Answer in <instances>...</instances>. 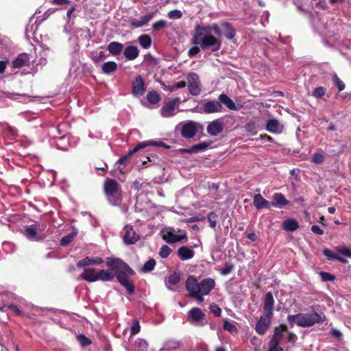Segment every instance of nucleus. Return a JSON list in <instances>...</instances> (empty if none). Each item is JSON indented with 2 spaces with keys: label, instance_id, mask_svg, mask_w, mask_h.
Returning <instances> with one entry per match:
<instances>
[{
  "label": "nucleus",
  "instance_id": "obj_43",
  "mask_svg": "<svg viewBox=\"0 0 351 351\" xmlns=\"http://www.w3.org/2000/svg\"><path fill=\"white\" fill-rule=\"evenodd\" d=\"M114 277H116L117 281L122 284L123 282H128L130 280L128 275L123 271H117V274H114Z\"/></svg>",
  "mask_w": 351,
  "mask_h": 351
},
{
  "label": "nucleus",
  "instance_id": "obj_6",
  "mask_svg": "<svg viewBox=\"0 0 351 351\" xmlns=\"http://www.w3.org/2000/svg\"><path fill=\"white\" fill-rule=\"evenodd\" d=\"M273 315L264 313L261 315L255 327L256 332L260 335H264L270 326Z\"/></svg>",
  "mask_w": 351,
  "mask_h": 351
},
{
  "label": "nucleus",
  "instance_id": "obj_61",
  "mask_svg": "<svg viewBox=\"0 0 351 351\" xmlns=\"http://www.w3.org/2000/svg\"><path fill=\"white\" fill-rule=\"evenodd\" d=\"M212 28H213V32L218 36H223V29L219 25L217 24V23H213L212 24Z\"/></svg>",
  "mask_w": 351,
  "mask_h": 351
},
{
  "label": "nucleus",
  "instance_id": "obj_52",
  "mask_svg": "<svg viewBox=\"0 0 351 351\" xmlns=\"http://www.w3.org/2000/svg\"><path fill=\"white\" fill-rule=\"evenodd\" d=\"M326 88L323 86H319L313 91V96L315 98H322L326 94Z\"/></svg>",
  "mask_w": 351,
  "mask_h": 351
},
{
  "label": "nucleus",
  "instance_id": "obj_29",
  "mask_svg": "<svg viewBox=\"0 0 351 351\" xmlns=\"http://www.w3.org/2000/svg\"><path fill=\"white\" fill-rule=\"evenodd\" d=\"M97 272L94 268H85L80 278L87 282H93L97 281Z\"/></svg>",
  "mask_w": 351,
  "mask_h": 351
},
{
  "label": "nucleus",
  "instance_id": "obj_40",
  "mask_svg": "<svg viewBox=\"0 0 351 351\" xmlns=\"http://www.w3.org/2000/svg\"><path fill=\"white\" fill-rule=\"evenodd\" d=\"M77 236L76 232H72L65 237H63L60 240V245L62 246H66L71 243L74 238Z\"/></svg>",
  "mask_w": 351,
  "mask_h": 351
},
{
  "label": "nucleus",
  "instance_id": "obj_25",
  "mask_svg": "<svg viewBox=\"0 0 351 351\" xmlns=\"http://www.w3.org/2000/svg\"><path fill=\"white\" fill-rule=\"evenodd\" d=\"M272 199H274V202H271V206L274 207L282 208L287 205L290 204V202L287 200L285 195L281 193H275L272 196Z\"/></svg>",
  "mask_w": 351,
  "mask_h": 351
},
{
  "label": "nucleus",
  "instance_id": "obj_36",
  "mask_svg": "<svg viewBox=\"0 0 351 351\" xmlns=\"http://www.w3.org/2000/svg\"><path fill=\"white\" fill-rule=\"evenodd\" d=\"M140 45L144 49H149L152 45V38L147 34H142L138 38Z\"/></svg>",
  "mask_w": 351,
  "mask_h": 351
},
{
  "label": "nucleus",
  "instance_id": "obj_39",
  "mask_svg": "<svg viewBox=\"0 0 351 351\" xmlns=\"http://www.w3.org/2000/svg\"><path fill=\"white\" fill-rule=\"evenodd\" d=\"M156 262L154 258H150L149 261L145 262L141 268L143 272L147 273L154 270Z\"/></svg>",
  "mask_w": 351,
  "mask_h": 351
},
{
  "label": "nucleus",
  "instance_id": "obj_28",
  "mask_svg": "<svg viewBox=\"0 0 351 351\" xmlns=\"http://www.w3.org/2000/svg\"><path fill=\"white\" fill-rule=\"evenodd\" d=\"M123 55L128 60H133L138 56L139 50L136 46H128L124 49Z\"/></svg>",
  "mask_w": 351,
  "mask_h": 351
},
{
  "label": "nucleus",
  "instance_id": "obj_35",
  "mask_svg": "<svg viewBox=\"0 0 351 351\" xmlns=\"http://www.w3.org/2000/svg\"><path fill=\"white\" fill-rule=\"evenodd\" d=\"M282 228L289 232H292L298 228V222L294 219H288L282 222Z\"/></svg>",
  "mask_w": 351,
  "mask_h": 351
},
{
  "label": "nucleus",
  "instance_id": "obj_10",
  "mask_svg": "<svg viewBox=\"0 0 351 351\" xmlns=\"http://www.w3.org/2000/svg\"><path fill=\"white\" fill-rule=\"evenodd\" d=\"M287 321L291 328H293L295 324L301 327L307 326V315L303 313L289 315L287 316Z\"/></svg>",
  "mask_w": 351,
  "mask_h": 351
},
{
  "label": "nucleus",
  "instance_id": "obj_38",
  "mask_svg": "<svg viewBox=\"0 0 351 351\" xmlns=\"http://www.w3.org/2000/svg\"><path fill=\"white\" fill-rule=\"evenodd\" d=\"M181 279L180 274L174 271L167 278V283L171 286L176 285Z\"/></svg>",
  "mask_w": 351,
  "mask_h": 351
},
{
  "label": "nucleus",
  "instance_id": "obj_4",
  "mask_svg": "<svg viewBox=\"0 0 351 351\" xmlns=\"http://www.w3.org/2000/svg\"><path fill=\"white\" fill-rule=\"evenodd\" d=\"M205 313L198 307H193L187 313V321L196 326H202L207 323Z\"/></svg>",
  "mask_w": 351,
  "mask_h": 351
},
{
  "label": "nucleus",
  "instance_id": "obj_30",
  "mask_svg": "<svg viewBox=\"0 0 351 351\" xmlns=\"http://www.w3.org/2000/svg\"><path fill=\"white\" fill-rule=\"evenodd\" d=\"M219 101L220 104H223L231 110H239V108L237 107L234 101L226 94H221L219 96Z\"/></svg>",
  "mask_w": 351,
  "mask_h": 351
},
{
  "label": "nucleus",
  "instance_id": "obj_14",
  "mask_svg": "<svg viewBox=\"0 0 351 351\" xmlns=\"http://www.w3.org/2000/svg\"><path fill=\"white\" fill-rule=\"evenodd\" d=\"M185 287L190 296L193 295V293L199 291L200 282H198L194 276H189L186 280Z\"/></svg>",
  "mask_w": 351,
  "mask_h": 351
},
{
  "label": "nucleus",
  "instance_id": "obj_49",
  "mask_svg": "<svg viewBox=\"0 0 351 351\" xmlns=\"http://www.w3.org/2000/svg\"><path fill=\"white\" fill-rule=\"evenodd\" d=\"M188 88L189 93L194 96L199 95L201 91L198 83L188 84Z\"/></svg>",
  "mask_w": 351,
  "mask_h": 351
},
{
  "label": "nucleus",
  "instance_id": "obj_63",
  "mask_svg": "<svg viewBox=\"0 0 351 351\" xmlns=\"http://www.w3.org/2000/svg\"><path fill=\"white\" fill-rule=\"evenodd\" d=\"M324 157L322 154L316 153L313 155L312 162L316 164H320L324 162Z\"/></svg>",
  "mask_w": 351,
  "mask_h": 351
},
{
  "label": "nucleus",
  "instance_id": "obj_24",
  "mask_svg": "<svg viewBox=\"0 0 351 351\" xmlns=\"http://www.w3.org/2000/svg\"><path fill=\"white\" fill-rule=\"evenodd\" d=\"M213 31L212 25H208L205 26H202L200 25H197L195 27L194 32L193 34V37H202L204 35H212L210 33Z\"/></svg>",
  "mask_w": 351,
  "mask_h": 351
},
{
  "label": "nucleus",
  "instance_id": "obj_51",
  "mask_svg": "<svg viewBox=\"0 0 351 351\" xmlns=\"http://www.w3.org/2000/svg\"><path fill=\"white\" fill-rule=\"evenodd\" d=\"M223 327L224 330H226L231 333L237 332V327L233 324L228 322V320L223 321Z\"/></svg>",
  "mask_w": 351,
  "mask_h": 351
},
{
  "label": "nucleus",
  "instance_id": "obj_37",
  "mask_svg": "<svg viewBox=\"0 0 351 351\" xmlns=\"http://www.w3.org/2000/svg\"><path fill=\"white\" fill-rule=\"evenodd\" d=\"M147 100L152 104H156L160 100V95L155 90L149 91L146 96Z\"/></svg>",
  "mask_w": 351,
  "mask_h": 351
},
{
  "label": "nucleus",
  "instance_id": "obj_42",
  "mask_svg": "<svg viewBox=\"0 0 351 351\" xmlns=\"http://www.w3.org/2000/svg\"><path fill=\"white\" fill-rule=\"evenodd\" d=\"M207 219L210 227L215 228L217 223L218 215L215 212L212 211L208 215Z\"/></svg>",
  "mask_w": 351,
  "mask_h": 351
},
{
  "label": "nucleus",
  "instance_id": "obj_44",
  "mask_svg": "<svg viewBox=\"0 0 351 351\" xmlns=\"http://www.w3.org/2000/svg\"><path fill=\"white\" fill-rule=\"evenodd\" d=\"M123 287H124L129 295H133L134 293L135 286L132 280H130L128 282L120 284Z\"/></svg>",
  "mask_w": 351,
  "mask_h": 351
},
{
  "label": "nucleus",
  "instance_id": "obj_59",
  "mask_svg": "<svg viewBox=\"0 0 351 351\" xmlns=\"http://www.w3.org/2000/svg\"><path fill=\"white\" fill-rule=\"evenodd\" d=\"M324 255L327 257L328 260H336L338 254H335L332 251L329 249H324L323 251Z\"/></svg>",
  "mask_w": 351,
  "mask_h": 351
},
{
  "label": "nucleus",
  "instance_id": "obj_19",
  "mask_svg": "<svg viewBox=\"0 0 351 351\" xmlns=\"http://www.w3.org/2000/svg\"><path fill=\"white\" fill-rule=\"evenodd\" d=\"M104 263V260L101 257H89L87 256L77 263V267H86L90 265H98Z\"/></svg>",
  "mask_w": 351,
  "mask_h": 351
},
{
  "label": "nucleus",
  "instance_id": "obj_21",
  "mask_svg": "<svg viewBox=\"0 0 351 351\" xmlns=\"http://www.w3.org/2000/svg\"><path fill=\"white\" fill-rule=\"evenodd\" d=\"M253 205L257 210H261L264 208H270L272 203L266 200L260 193H258L254 196Z\"/></svg>",
  "mask_w": 351,
  "mask_h": 351
},
{
  "label": "nucleus",
  "instance_id": "obj_60",
  "mask_svg": "<svg viewBox=\"0 0 351 351\" xmlns=\"http://www.w3.org/2000/svg\"><path fill=\"white\" fill-rule=\"evenodd\" d=\"M155 14L154 12H149L145 16H143L141 18V21L142 22L143 26L147 25L149 21H151L154 16Z\"/></svg>",
  "mask_w": 351,
  "mask_h": 351
},
{
  "label": "nucleus",
  "instance_id": "obj_55",
  "mask_svg": "<svg viewBox=\"0 0 351 351\" xmlns=\"http://www.w3.org/2000/svg\"><path fill=\"white\" fill-rule=\"evenodd\" d=\"M198 75L197 73L191 72L186 76L188 84L198 83Z\"/></svg>",
  "mask_w": 351,
  "mask_h": 351
},
{
  "label": "nucleus",
  "instance_id": "obj_34",
  "mask_svg": "<svg viewBox=\"0 0 351 351\" xmlns=\"http://www.w3.org/2000/svg\"><path fill=\"white\" fill-rule=\"evenodd\" d=\"M114 274L113 272H110L104 269H101L99 272H97V281L101 280L104 282L111 281L114 279Z\"/></svg>",
  "mask_w": 351,
  "mask_h": 351
},
{
  "label": "nucleus",
  "instance_id": "obj_54",
  "mask_svg": "<svg viewBox=\"0 0 351 351\" xmlns=\"http://www.w3.org/2000/svg\"><path fill=\"white\" fill-rule=\"evenodd\" d=\"M141 326L139 324V322L137 319H135L133 321L131 330H130V335H134L140 332Z\"/></svg>",
  "mask_w": 351,
  "mask_h": 351
},
{
  "label": "nucleus",
  "instance_id": "obj_13",
  "mask_svg": "<svg viewBox=\"0 0 351 351\" xmlns=\"http://www.w3.org/2000/svg\"><path fill=\"white\" fill-rule=\"evenodd\" d=\"M223 130V124L219 119H215L208 123L206 131L210 136H217Z\"/></svg>",
  "mask_w": 351,
  "mask_h": 351
},
{
  "label": "nucleus",
  "instance_id": "obj_64",
  "mask_svg": "<svg viewBox=\"0 0 351 351\" xmlns=\"http://www.w3.org/2000/svg\"><path fill=\"white\" fill-rule=\"evenodd\" d=\"M337 251L344 256L351 257V250L346 247H339Z\"/></svg>",
  "mask_w": 351,
  "mask_h": 351
},
{
  "label": "nucleus",
  "instance_id": "obj_5",
  "mask_svg": "<svg viewBox=\"0 0 351 351\" xmlns=\"http://www.w3.org/2000/svg\"><path fill=\"white\" fill-rule=\"evenodd\" d=\"M180 97L169 99L165 102L164 106L160 109L161 116L163 117H171L176 114V107L180 103Z\"/></svg>",
  "mask_w": 351,
  "mask_h": 351
},
{
  "label": "nucleus",
  "instance_id": "obj_27",
  "mask_svg": "<svg viewBox=\"0 0 351 351\" xmlns=\"http://www.w3.org/2000/svg\"><path fill=\"white\" fill-rule=\"evenodd\" d=\"M194 255L195 252L187 246H182L178 250V256L182 261L191 259Z\"/></svg>",
  "mask_w": 351,
  "mask_h": 351
},
{
  "label": "nucleus",
  "instance_id": "obj_18",
  "mask_svg": "<svg viewBox=\"0 0 351 351\" xmlns=\"http://www.w3.org/2000/svg\"><path fill=\"white\" fill-rule=\"evenodd\" d=\"M106 263L109 269L112 271H114L113 274H117V271H120L121 270L124 261L119 258L108 257L106 258Z\"/></svg>",
  "mask_w": 351,
  "mask_h": 351
},
{
  "label": "nucleus",
  "instance_id": "obj_26",
  "mask_svg": "<svg viewBox=\"0 0 351 351\" xmlns=\"http://www.w3.org/2000/svg\"><path fill=\"white\" fill-rule=\"evenodd\" d=\"M220 25L223 29V35L227 39L231 40L235 36L236 30L230 23L222 22Z\"/></svg>",
  "mask_w": 351,
  "mask_h": 351
},
{
  "label": "nucleus",
  "instance_id": "obj_9",
  "mask_svg": "<svg viewBox=\"0 0 351 351\" xmlns=\"http://www.w3.org/2000/svg\"><path fill=\"white\" fill-rule=\"evenodd\" d=\"M123 241L127 245H132L140 239V236L135 232L132 227L125 226L124 228Z\"/></svg>",
  "mask_w": 351,
  "mask_h": 351
},
{
  "label": "nucleus",
  "instance_id": "obj_47",
  "mask_svg": "<svg viewBox=\"0 0 351 351\" xmlns=\"http://www.w3.org/2000/svg\"><path fill=\"white\" fill-rule=\"evenodd\" d=\"M130 159L127 158V156H121L117 161V163L119 165L118 169L120 173H123V169L125 167L128 165Z\"/></svg>",
  "mask_w": 351,
  "mask_h": 351
},
{
  "label": "nucleus",
  "instance_id": "obj_16",
  "mask_svg": "<svg viewBox=\"0 0 351 351\" xmlns=\"http://www.w3.org/2000/svg\"><path fill=\"white\" fill-rule=\"evenodd\" d=\"M145 92V83L141 75L136 77L132 83V94L134 95H143Z\"/></svg>",
  "mask_w": 351,
  "mask_h": 351
},
{
  "label": "nucleus",
  "instance_id": "obj_48",
  "mask_svg": "<svg viewBox=\"0 0 351 351\" xmlns=\"http://www.w3.org/2000/svg\"><path fill=\"white\" fill-rule=\"evenodd\" d=\"M106 58L107 55L104 51H99L98 53L93 56L92 60L95 64H98L99 62L104 60Z\"/></svg>",
  "mask_w": 351,
  "mask_h": 351
},
{
  "label": "nucleus",
  "instance_id": "obj_57",
  "mask_svg": "<svg viewBox=\"0 0 351 351\" xmlns=\"http://www.w3.org/2000/svg\"><path fill=\"white\" fill-rule=\"evenodd\" d=\"M167 27V22L164 20H160L153 23L152 28L158 31Z\"/></svg>",
  "mask_w": 351,
  "mask_h": 351
},
{
  "label": "nucleus",
  "instance_id": "obj_8",
  "mask_svg": "<svg viewBox=\"0 0 351 351\" xmlns=\"http://www.w3.org/2000/svg\"><path fill=\"white\" fill-rule=\"evenodd\" d=\"M197 132V123L189 121L184 123L181 129V135L185 138H193Z\"/></svg>",
  "mask_w": 351,
  "mask_h": 351
},
{
  "label": "nucleus",
  "instance_id": "obj_2",
  "mask_svg": "<svg viewBox=\"0 0 351 351\" xmlns=\"http://www.w3.org/2000/svg\"><path fill=\"white\" fill-rule=\"evenodd\" d=\"M191 43L195 45H199L202 50L210 49L213 52L219 51L221 47V41L213 35H204L200 38L193 37Z\"/></svg>",
  "mask_w": 351,
  "mask_h": 351
},
{
  "label": "nucleus",
  "instance_id": "obj_56",
  "mask_svg": "<svg viewBox=\"0 0 351 351\" xmlns=\"http://www.w3.org/2000/svg\"><path fill=\"white\" fill-rule=\"evenodd\" d=\"M168 16L171 19H180L182 17V13L179 10H173L169 12Z\"/></svg>",
  "mask_w": 351,
  "mask_h": 351
},
{
  "label": "nucleus",
  "instance_id": "obj_46",
  "mask_svg": "<svg viewBox=\"0 0 351 351\" xmlns=\"http://www.w3.org/2000/svg\"><path fill=\"white\" fill-rule=\"evenodd\" d=\"M77 339L82 347L88 346L92 343L91 340L89 338L86 337L84 335H77Z\"/></svg>",
  "mask_w": 351,
  "mask_h": 351
},
{
  "label": "nucleus",
  "instance_id": "obj_12",
  "mask_svg": "<svg viewBox=\"0 0 351 351\" xmlns=\"http://www.w3.org/2000/svg\"><path fill=\"white\" fill-rule=\"evenodd\" d=\"M210 142H202L199 144L193 145L189 148H181L178 149L180 154H195L199 152L204 151L210 145Z\"/></svg>",
  "mask_w": 351,
  "mask_h": 351
},
{
  "label": "nucleus",
  "instance_id": "obj_45",
  "mask_svg": "<svg viewBox=\"0 0 351 351\" xmlns=\"http://www.w3.org/2000/svg\"><path fill=\"white\" fill-rule=\"evenodd\" d=\"M319 276L323 282H333L335 280V276L326 271H320Z\"/></svg>",
  "mask_w": 351,
  "mask_h": 351
},
{
  "label": "nucleus",
  "instance_id": "obj_1",
  "mask_svg": "<svg viewBox=\"0 0 351 351\" xmlns=\"http://www.w3.org/2000/svg\"><path fill=\"white\" fill-rule=\"evenodd\" d=\"M104 191L109 202L112 205H118L121 202V186L112 178H107L104 184Z\"/></svg>",
  "mask_w": 351,
  "mask_h": 351
},
{
  "label": "nucleus",
  "instance_id": "obj_20",
  "mask_svg": "<svg viewBox=\"0 0 351 351\" xmlns=\"http://www.w3.org/2000/svg\"><path fill=\"white\" fill-rule=\"evenodd\" d=\"M283 128V125L276 119H269L266 122V130L269 132L280 134Z\"/></svg>",
  "mask_w": 351,
  "mask_h": 351
},
{
  "label": "nucleus",
  "instance_id": "obj_32",
  "mask_svg": "<svg viewBox=\"0 0 351 351\" xmlns=\"http://www.w3.org/2000/svg\"><path fill=\"white\" fill-rule=\"evenodd\" d=\"M29 60L27 54L20 53L16 58L12 61V66L15 69H19L25 66Z\"/></svg>",
  "mask_w": 351,
  "mask_h": 351
},
{
  "label": "nucleus",
  "instance_id": "obj_11",
  "mask_svg": "<svg viewBox=\"0 0 351 351\" xmlns=\"http://www.w3.org/2000/svg\"><path fill=\"white\" fill-rule=\"evenodd\" d=\"M163 235L162 239L165 240L167 243L169 244H173L177 242H179L182 241V239H186L187 236L186 232H184L182 235H178L176 234L173 231L171 230H162Z\"/></svg>",
  "mask_w": 351,
  "mask_h": 351
},
{
  "label": "nucleus",
  "instance_id": "obj_41",
  "mask_svg": "<svg viewBox=\"0 0 351 351\" xmlns=\"http://www.w3.org/2000/svg\"><path fill=\"white\" fill-rule=\"evenodd\" d=\"M147 147V143L141 142L138 143L132 149L129 150L124 156L130 159L132 156L138 150Z\"/></svg>",
  "mask_w": 351,
  "mask_h": 351
},
{
  "label": "nucleus",
  "instance_id": "obj_62",
  "mask_svg": "<svg viewBox=\"0 0 351 351\" xmlns=\"http://www.w3.org/2000/svg\"><path fill=\"white\" fill-rule=\"evenodd\" d=\"M200 46L198 47L197 45L192 47L189 51H188V56L190 58L195 57L200 51Z\"/></svg>",
  "mask_w": 351,
  "mask_h": 351
},
{
  "label": "nucleus",
  "instance_id": "obj_17",
  "mask_svg": "<svg viewBox=\"0 0 351 351\" xmlns=\"http://www.w3.org/2000/svg\"><path fill=\"white\" fill-rule=\"evenodd\" d=\"M222 106L219 101H208L203 105V110L206 114L219 112L222 110Z\"/></svg>",
  "mask_w": 351,
  "mask_h": 351
},
{
  "label": "nucleus",
  "instance_id": "obj_31",
  "mask_svg": "<svg viewBox=\"0 0 351 351\" xmlns=\"http://www.w3.org/2000/svg\"><path fill=\"white\" fill-rule=\"evenodd\" d=\"M123 48V45L121 43L112 41L109 43L107 49L112 56H117L121 54Z\"/></svg>",
  "mask_w": 351,
  "mask_h": 351
},
{
  "label": "nucleus",
  "instance_id": "obj_22",
  "mask_svg": "<svg viewBox=\"0 0 351 351\" xmlns=\"http://www.w3.org/2000/svg\"><path fill=\"white\" fill-rule=\"evenodd\" d=\"M215 282L212 278H205L200 282L199 291L202 295H208L215 287Z\"/></svg>",
  "mask_w": 351,
  "mask_h": 351
},
{
  "label": "nucleus",
  "instance_id": "obj_7",
  "mask_svg": "<svg viewBox=\"0 0 351 351\" xmlns=\"http://www.w3.org/2000/svg\"><path fill=\"white\" fill-rule=\"evenodd\" d=\"M38 226L32 224L25 227L24 235L30 241H41L45 239L44 235H39L38 232Z\"/></svg>",
  "mask_w": 351,
  "mask_h": 351
},
{
  "label": "nucleus",
  "instance_id": "obj_33",
  "mask_svg": "<svg viewBox=\"0 0 351 351\" xmlns=\"http://www.w3.org/2000/svg\"><path fill=\"white\" fill-rule=\"evenodd\" d=\"M117 64L114 61H108L101 66V72L106 75H112L117 70Z\"/></svg>",
  "mask_w": 351,
  "mask_h": 351
},
{
  "label": "nucleus",
  "instance_id": "obj_23",
  "mask_svg": "<svg viewBox=\"0 0 351 351\" xmlns=\"http://www.w3.org/2000/svg\"><path fill=\"white\" fill-rule=\"evenodd\" d=\"M288 332V328L287 325L285 324H280L278 326L276 327L274 331V337L270 341V346H272V341L274 340L275 341L280 344L281 339L284 337V332Z\"/></svg>",
  "mask_w": 351,
  "mask_h": 351
},
{
  "label": "nucleus",
  "instance_id": "obj_58",
  "mask_svg": "<svg viewBox=\"0 0 351 351\" xmlns=\"http://www.w3.org/2000/svg\"><path fill=\"white\" fill-rule=\"evenodd\" d=\"M333 80L339 92L345 89V84L338 77L337 75H335Z\"/></svg>",
  "mask_w": 351,
  "mask_h": 351
},
{
  "label": "nucleus",
  "instance_id": "obj_3",
  "mask_svg": "<svg viewBox=\"0 0 351 351\" xmlns=\"http://www.w3.org/2000/svg\"><path fill=\"white\" fill-rule=\"evenodd\" d=\"M311 308V311L308 312V327L326 320V316L324 314L326 308L324 305L313 304Z\"/></svg>",
  "mask_w": 351,
  "mask_h": 351
},
{
  "label": "nucleus",
  "instance_id": "obj_50",
  "mask_svg": "<svg viewBox=\"0 0 351 351\" xmlns=\"http://www.w3.org/2000/svg\"><path fill=\"white\" fill-rule=\"evenodd\" d=\"M171 252L172 250L168 245H164L160 248L159 255L160 256V257L165 258L170 255Z\"/></svg>",
  "mask_w": 351,
  "mask_h": 351
},
{
  "label": "nucleus",
  "instance_id": "obj_53",
  "mask_svg": "<svg viewBox=\"0 0 351 351\" xmlns=\"http://www.w3.org/2000/svg\"><path fill=\"white\" fill-rule=\"evenodd\" d=\"M143 143H147V147L149 145H154V146H158L164 147L165 149H169L170 146L165 143L164 142L159 141H143Z\"/></svg>",
  "mask_w": 351,
  "mask_h": 351
},
{
  "label": "nucleus",
  "instance_id": "obj_15",
  "mask_svg": "<svg viewBox=\"0 0 351 351\" xmlns=\"http://www.w3.org/2000/svg\"><path fill=\"white\" fill-rule=\"evenodd\" d=\"M274 299L271 292H267L264 298L263 302V311L266 314L271 315L274 314Z\"/></svg>",
  "mask_w": 351,
  "mask_h": 351
}]
</instances>
